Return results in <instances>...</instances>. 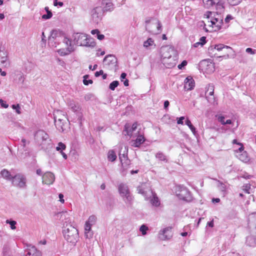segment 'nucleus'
Instances as JSON below:
<instances>
[{
  "label": "nucleus",
  "instance_id": "nucleus-1",
  "mask_svg": "<svg viewBox=\"0 0 256 256\" xmlns=\"http://www.w3.org/2000/svg\"><path fill=\"white\" fill-rule=\"evenodd\" d=\"M34 140L36 143L44 151H48L52 147V140L48 134L43 130H38L36 132Z\"/></svg>",
  "mask_w": 256,
  "mask_h": 256
},
{
  "label": "nucleus",
  "instance_id": "nucleus-2",
  "mask_svg": "<svg viewBox=\"0 0 256 256\" xmlns=\"http://www.w3.org/2000/svg\"><path fill=\"white\" fill-rule=\"evenodd\" d=\"M72 38L74 44L80 46L94 47L96 46L94 40L83 33H74Z\"/></svg>",
  "mask_w": 256,
  "mask_h": 256
},
{
  "label": "nucleus",
  "instance_id": "nucleus-3",
  "mask_svg": "<svg viewBox=\"0 0 256 256\" xmlns=\"http://www.w3.org/2000/svg\"><path fill=\"white\" fill-rule=\"evenodd\" d=\"M65 240L68 242L75 244L78 241L79 235L78 230L73 226H69L62 230Z\"/></svg>",
  "mask_w": 256,
  "mask_h": 256
},
{
  "label": "nucleus",
  "instance_id": "nucleus-4",
  "mask_svg": "<svg viewBox=\"0 0 256 256\" xmlns=\"http://www.w3.org/2000/svg\"><path fill=\"white\" fill-rule=\"evenodd\" d=\"M61 115L62 116V117L65 118V114L63 112L57 110L54 112V118L56 128L60 132H63L66 128L67 123L65 120L60 118Z\"/></svg>",
  "mask_w": 256,
  "mask_h": 256
},
{
  "label": "nucleus",
  "instance_id": "nucleus-5",
  "mask_svg": "<svg viewBox=\"0 0 256 256\" xmlns=\"http://www.w3.org/2000/svg\"><path fill=\"white\" fill-rule=\"evenodd\" d=\"M56 40V42L60 41V40L64 43L68 47L71 46V40L67 38L64 34L59 30H53L51 32L50 36L48 38V40Z\"/></svg>",
  "mask_w": 256,
  "mask_h": 256
},
{
  "label": "nucleus",
  "instance_id": "nucleus-6",
  "mask_svg": "<svg viewBox=\"0 0 256 256\" xmlns=\"http://www.w3.org/2000/svg\"><path fill=\"white\" fill-rule=\"evenodd\" d=\"M118 190L121 196L124 198L125 203L131 204L133 200V196L130 194L128 186L123 183L118 186Z\"/></svg>",
  "mask_w": 256,
  "mask_h": 256
},
{
  "label": "nucleus",
  "instance_id": "nucleus-7",
  "mask_svg": "<svg viewBox=\"0 0 256 256\" xmlns=\"http://www.w3.org/2000/svg\"><path fill=\"white\" fill-rule=\"evenodd\" d=\"M96 219L95 216L92 215L89 216L88 220L86 221L84 225V236L86 238L90 239L92 238L94 232L92 230V226L96 224Z\"/></svg>",
  "mask_w": 256,
  "mask_h": 256
},
{
  "label": "nucleus",
  "instance_id": "nucleus-8",
  "mask_svg": "<svg viewBox=\"0 0 256 256\" xmlns=\"http://www.w3.org/2000/svg\"><path fill=\"white\" fill-rule=\"evenodd\" d=\"M176 193L177 196L180 200L187 202L192 200L193 198L190 192L184 186H178Z\"/></svg>",
  "mask_w": 256,
  "mask_h": 256
},
{
  "label": "nucleus",
  "instance_id": "nucleus-9",
  "mask_svg": "<svg viewBox=\"0 0 256 256\" xmlns=\"http://www.w3.org/2000/svg\"><path fill=\"white\" fill-rule=\"evenodd\" d=\"M104 68L108 70H116L117 66V58L112 55L109 54L105 56L103 60Z\"/></svg>",
  "mask_w": 256,
  "mask_h": 256
},
{
  "label": "nucleus",
  "instance_id": "nucleus-10",
  "mask_svg": "<svg viewBox=\"0 0 256 256\" xmlns=\"http://www.w3.org/2000/svg\"><path fill=\"white\" fill-rule=\"evenodd\" d=\"M12 184L16 186L24 188L26 186V178L22 174H17L12 180Z\"/></svg>",
  "mask_w": 256,
  "mask_h": 256
},
{
  "label": "nucleus",
  "instance_id": "nucleus-11",
  "mask_svg": "<svg viewBox=\"0 0 256 256\" xmlns=\"http://www.w3.org/2000/svg\"><path fill=\"white\" fill-rule=\"evenodd\" d=\"M59 214L60 216V220L63 225V229L68 227L69 226H72L71 217L68 212H62L59 213Z\"/></svg>",
  "mask_w": 256,
  "mask_h": 256
},
{
  "label": "nucleus",
  "instance_id": "nucleus-12",
  "mask_svg": "<svg viewBox=\"0 0 256 256\" xmlns=\"http://www.w3.org/2000/svg\"><path fill=\"white\" fill-rule=\"evenodd\" d=\"M161 53L162 60H164L175 56L176 51L173 48L166 46L161 48Z\"/></svg>",
  "mask_w": 256,
  "mask_h": 256
},
{
  "label": "nucleus",
  "instance_id": "nucleus-13",
  "mask_svg": "<svg viewBox=\"0 0 256 256\" xmlns=\"http://www.w3.org/2000/svg\"><path fill=\"white\" fill-rule=\"evenodd\" d=\"M103 12L101 7H96L92 10V17L94 23L98 24L102 20Z\"/></svg>",
  "mask_w": 256,
  "mask_h": 256
},
{
  "label": "nucleus",
  "instance_id": "nucleus-14",
  "mask_svg": "<svg viewBox=\"0 0 256 256\" xmlns=\"http://www.w3.org/2000/svg\"><path fill=\"white\" fill-rule=\"evenodd\" d=\"M211 26L215 28L214 30H218L223 28L224 22L222 16L218 14L210 20Z\"/></svg>",
  "mask_w": 256,
  "mask_h": 256
},
{
  "label": "nucleus",
  "instance_id": "nucleus-15",
  "mask_svg": "<svg viewBox=\"0 0 256 256\" xmlns=\"http://www.w3.org/2000/svg\"><path fill=\"white\" fill-rule=\"evenodd\" d=\"M137 191L138 194H142L146 199L150 196L148 193H152L148 184L146 183H142L137 187Z\"/></svg>",
  "mask_w": 256,
  "mask_h": 256
},
{
  "label": "nucleus",
  "instance_id": "nucleus-16",
  "mask_svg": "<svg viewBox=\"0 0 256 256\" xmlns=\"http://www.w3.org/2000/svg\"><path fill=\"white\" fill-rule=\"evenodd\" d=\"M159 238L163 240H168L172 236L171 227L166 228L159 232Z\"/></svg>",
  "mask_w": 256,
  "mask_h": 256
},
{
  "label": "nucleus",
  "instance_id": "nucleus-17",
  "mask_svg": "<svg viewBox=\"0 0 256 256\" xmlns=\"http://www.w3.org/2000/svg\"><path fill=\"white\" fill-rule=\"evenodd\" d=\"M162 62L166 68H170L174 67L176 64V57L175 56L167 59L162 60Z\"/></svg>",
  "mask_w": 256,
  "mask_h": 256
},
{
  "label": "nucleus",
  "instance_id": "nucleus-18",
  "mask_svg": "<svg viewBox=\"0 0 256 256\" xmlns=\"http://www.w3.org/2000/svg\"><path fill=\"white\" fill-rule=\"evenodd\" d=\"M54 180V175L51 172H46L42 176V184H53Z\"/></svg>",
  "mask_w": 256,
  "mask_h": 256
},
{
  "label": "nucleus",
  "instance_id": "nucleus-19",
  "mask_svg": "<svg viewBox=\"0 0 256 256\" xmlns=\"http://www.w3.org/2000/svg\"><path fill=\"white\" fill-rule=\"evenodd\" d=\"M0 58L1 64L6 66H7L8 53L5 50V48L2 46V42L1 41H0Z\"/></svg>",
  "mask_w": 256,
  "mask_h": 256
},
{
  "label": "nucleus",
  "instance_id": "nucleus-20",
  "mask_svg": "<svg viewBox=\"0 0 256 256\" xmlns=\"http://www.w3.org/2000/svg\"><path fill=\"white\" fill-rule=\"evenodd\" d=\"M214 86L212 85L209 84L207 92H206V98L208 102L212 104H214L215 98L214 96Z\"/></svg>",
  "mask_w": 256,
  "mask_h": 256
},
{
  "label": "nucleus",
  "instance_id": "nucleus-21",
  "mask_svg": "<svg viewBox=\"0 0 256 256\" xmlns=\"http://www.w3.org/2000/svg\"><path fill=\"white\" fill-rule=\"evenodd\" d=\"M194 81L192 77H187L184 80V88L186 90H191L194 87Z\"/></svg>",
  "mask_w": 256,
  "mask_h": 256
},
{
  "label": "nucleus",
  "instance_id": "nucleus-22",
  "mask_svg": "<svg viewBox=\"0 0 256 256\" xmlns=\"http://www.w3.org/2000/svg\"><path fill=\"white\" fill-rule=\"evenodd\" d=\"M145 141V138L142 135H138L136 140L132 142V146L134 147H139Z\"/></svg>",
  "mask_w": 256,
  "mask_h": 256
},
{
  "label": "nucleus",
  "instance_id": "nucleus-23",
  "mask_svg": "<svg viewBox=\"0 0 256 256\" xmlns=\"http://www.w3.org/2000/svg\"><path fill=\"white\" fill-rule=\"evenodd\" d=\"M66 146L62 142H60L58 143V146L56 147V150L60 152L64 160L67 159V155L63 152V150H66Z\"/></svg>",
  "mask_w": 256,
  "mask_h": 256
},
{
  "label": "nucleus",
  "instance_id": "nucleus-24",
  "mask_svg": "<svg viewBox=\"0 0 256 256\" xmlns=\"http://www.w3.org/2000/svg\"><path fill=\"white\" fill-rule=\"evenodd\" d=\"M136 122L133 124L131 127L126 125L124 127V131L126 132V134H125L131 136H132V132L136 130Z\"/></svg>",
  "mask_w": 256,
  "mask_h": 256
},
{
  "label": "nucleus",
  "instance_id": "nucleus-25",
  "mask_svg": "<svg viewBox=\"0 0 256 256\" xmlns=\"http://www.w3.org/2000/svg\"><path fill=\"white\" fill-rule=\"evenodd\" d=\"M224 48L232 49V48L229 46H224L223 44H218L214 45V46H210V47L208 48V50L209 52H210L213 51L214 50H216L218 51H220Z\"/></svg>",
  "mask_w": 256,
  "mask_h": 256
},
{
  "label": "nucleus",
  "instance_id": "nucleus-26",
  "mask_svg": "<svg viewBox=\"0 0 256 256\" xmlns=\"http://www.w3.org/2000/svg\"><path fill=\"white\" fill-rule=\"evenodd\" d=\"M204 6L208 8L215 4H219V0H202Z\"/></svg>",
  "mask_w": 256,
  "mask_h": 256
},
{
  "label": "nucleus",
  "instance_id": "nucleus-27",
  "mask_svg": "<svg viewBox=\"0 0 256 256\" xmlns=\"http://www.w3.org/2000/svg\"><path fill=\"white\" fill-rule=\"evenodd\" d=\"M236 157L241 161L246 162L249 161L250 158L246 152H242L241 154L236 155Z\"/></svg>",
  "mask_w": 256,
  "mask_h": 256
},
{
  "label": "nucleus",
  "instance_id": "nucleus-28",
  "mask_svg": "<svg viewBox=\"0 0 256 256\" xmlns=\"http://www.w3.org/2000/svg\"><path fill=\"white\" fill-rule=\"evenodd\" d=\"M214 180L218 182V187L219 190L222 193L224 196H225L227 194L226 185L219 180Z\"/></svg>",
  "mask_w": 256,
  "mask_h": 256
},
{
  "label": "nucleus",
  "instance_id": "nucleus-29",
  "mask_svg": "<svg viewBox=\"0 0 256 256\" xmlns=\"http://www.w3.org/2000/svg\"><path fill=\"white\" fill-rule=\"evenodd\" d=\"M1 175L6 180H12L14 176H12L10 172L6 169H4L1 171Z\"/></svg>",
  "mask_w": 256,
  "mask_h": 256
},
{
  "label": "nucleus",
  "instance_id": "nucleus-30",
  "mask_svg": "<svg viewBox=\"0 0 256 256\" xmlns=\"http://www.w3.org/2000/svg\"><path fill=\"white\" fill-rule=\"evenodd\" d=\"M246 244L250 246H254L256 244V238L251 236H247L246 238Z\"/></svg>",
  "mask_w": 256,
  "mask_h": 256
},
{
  "label": "nucleus",
  "instance_id": "nucleus-31",
  "mask_svg": "<svg viewBox=\"0 0 256 256\" xmlns=\"http://www.w3.org/2000/svg\"><path fill=\"white\" fill-rule=\"evenodd\" d=\"M72 50H73L72 47H68L66 49H60L58 50V52L60 56H64L68 54Z\"/></svg>",
  "mask_w": 256,
  "mask_h": 256
},
{
  "label": "nucleus",
  "instance_id": "nucleus-32",
  "mask_svg": "<svg viewBox=\"0 0 256 256\" xmlns=\"http://www.w3.org/2000/svg\"><path fill=\"white\" fill-rule=\"evenodd\" d=\"M40 252L34 248H32L28 251L26 256H40Z\"/></svg>",
  "mask_w": 256,
  "mask_h": 256
},
{
  "label": "nucleus",
  "instance_id": "nucleus-33",
  "mask_svg": "<svg viewBox=\"0 0 256 256\" xmlns=\"http://www.w3.org/2000/svg\"><path fill=\"white\" fill-rule=\"evenodd\" d=\"M156 158L159 160L164 161L166 162H168L166 156L161 152H158L156 154Z\"/></svg>",
  "mask_w": 256,
  "mask_h": 256
},
{
  "label": "nucleus",
  "instance_id": "nucleus-34",
  "mask_svg": "<svg viewBox=\"0 0 256 256\" xmlns=\"http://www.w3.org/2000/svg\"><path fill=\"white\" fill-rule=\"evenodd\" d=\"M114 9V4L111 2H106V6L102 8V12L112 11Z\"/></svg>",
  "mask_w": 256,
  "mask_h": 256
},
{
  "label": "nucleus",
  "instance_id": "nucleus-35",
  "mask_svg": "<svg viewBox=\"0 0 256 256\" xmlns=\"http://www.w3.org/2000/svg\"><path fill=\"white\" fill-rule=\"evenodd\" d=\"M116 158V156L115 152L110 150L108 152V159L109 161L114 162Z\"/></svg>",
  "mask_w": 256,
  "mask_h": 256
},
{
  "label": "nucleus",
  "instance_id": "nucleus-36",
  "mask_svg": "<svg viewBox=\"0 0 256 256\" xmlns=\"http://www.w3.org/2000/svg\"><path fill=\"white\" fill-rule=\"evenodd\" d=\"M125 150L124 151V154H121L120 152L119 154V158L121 162H122L123 161H124L127 160L128 158V148L126 146L124 147Z\"/></svg>",
  "mask_w": 256,
  "mask_h": 256
},
{
  "label": "nucleus",
  "instance_id": "nucleus-37",
  "mask_svg": "<svg viewBox=\"0 0 256 256\" xmlns=\"http://www.w3.org/2000/svg\"><path fill=\"white\" fill-rule=\"evenodd\" d=\"M44 10L46 12V14L42 15V18L48 20L51 18L52 17V14L51 11L49 10L48 7L46 6Z\"/></svg>",
  "mask_w": 256,
  "mask_h": 256
},
{
  "label": "nucleus",
  "instance_id": "nucleus-38",
  "mask_svg": "<svg viewBox=\"0 0 256 256\" xmlns=\"http://www.w3.org/2000/svg\"><path fill=\"white\" fill-rule=\"evenodd\" d=\"M69 106L74 112H77L80 110V106L78 104H76L74 102H70Z\"/></svg>",
  "mask_w": 256,
  "mask_h": 256
},
{
  "label": "nucleus",
  "instance_id": "nucleus-39",
  "mask_svg": "<svg viewBox=\"0 0 256 256\" xmlns=\"http://www.w3.org/2000/svg\"><path fill=\"white\" fill-rule=\"evenodd\" d=\"M185 124L187 125L190 130H192V133L195 134L196 133V129L194 126L192 124L191 122L188 118H187L185 121Z\"/></svg>",
  "mask_w": 256,
  "mask_h": 256
},
{
  "label": "nucleus",
  "instance_id": "nucleus-40",
  "mask_svg": "<svg viewBox=\"0 0 256 256\" xmlns=\"http://www.w3.org/2000/svg\"><path fill=\"white\" fill-rule=\"evenodd\" d=\"M154 44V41L152 38H148L146 41L144 42V46L148 48L150 46Z\"/></svg>",
  "mask_w": 256,
  "mask_h": 256
},
{
  "label": "nucleus",
  "instance_id": "nucleus-41",
  "mask_svg": "<svg viewBox=\"0 0 256 256\" xmlns=\"http://www.w3.org/2000/svg\"><path fill=\"white\" fill-rule=\"evenodd\" d=\"M119 82L118 80H114L112 82L109 86V88L112 90H114L115 88L118 86Z\"/></svg>",
  "mask_w": 256,
  "mask_h": 256
},
{
  "label": "nucleus",
  "instance_id": "nucleus-42",
  "mask_svg": "<svg viewBox=\"0 0 256 256\" xmlns=\"http://www.w3.org/2000/svg\"><path fill=\"white\" fill-rule=\"evenodd\" d=\"M152 204L155 206H158L160 205V202L158 197L154 196L151 200Z\"/></svg>",
  "mask_w": 256,
  "mask_h": 256
},
{
  "label": "nucleus",
  "instance_id": "nucleus-43",
  "mask_svg": "<svg viewBox=\"0 0 256 256\" xmlns=\"http://www.w3.org/2000/svg\"><path fill=\"white\" fill-rule=\"evenodd\" d=\"M156 26H157V32H154L156 34H158L161 32L162 30V25L160 22L159 20H157L156 22ZM150 32L154 34V32Z\"/></svg>",
  "mask_w": 256,
  "mask_h": 256
},
{
  "label": "nucleus",
  "instance_id": "nucleus-44",
  "mask_svg": "<svg viewBox=\"0 0 256 256\" xmlns=\"http://www.w3.org/2000/svg\"><path fill=\"white\" fill-rule=\"evenodd\" d=\"M148 230V227L144 224H142V226H141L140 228V230L143 236L146 235V232Z\"/></svg>",
  "mask_w": 256,
  "mask_h": 256
},
{
  "label": "nucleus",
  "instance_id": "nucleus-45",
  "mask_svg": "<svg viewBox=\"0 0 256 256\" xmlns=\"http://www.w3.org/2000/svg\"><path fill=\"white\" fill-rule=\"evenodd\" d=\"M6 224H9L10 225V228L12 230H15L16 228V222L14 220H6Z\"/></svg>",
  "mask_w": 256,
  "mask_h": 256
},
{
  "label": "nucleus",
  "instance_id": "nucleus-46",
  "mask_svg": "<svg viewBox=\"0 0 256 256\" xmlns=\"http://www.w3.org/2000/svg\"><path fill=\"white\" fill-rule=\"evenodd\" d=\"M12 108L14 109V110H16V112L17 114H20L21 113L20 112V105L18 104H12Z\"/></svg>",
  "mask_w": 256,
  "mask_h": 256
},
{
  "label": "nucleus",
  "instance_id": "nucleus-47",
  "mask_svg": "<svg viewBox=\"0 0 256 256\" xmlns=\"http://www.w3.org/2000/svg\"><path fill=\"white\" fill-rule=\"evenodd\" d=\"M242 0H228V3L232 6L238 5Z\"/></svg>",
  "mask_w": 256,
  "mask_h": 256
},
{
  "label": "nucleus",
  "instance_id": "nucleus-48",
  "mask_svg": "<svg viewBox=\"0 0 256 256\" xmlns=\"http://www.w3.org/2000/svg\"><path fill=\"white\" fill-rule=\"evenodd\" d=\"M250 185L246 184L243 186L242 190L245 192H246L247 194H250Z\"/></svg>",
  "mask_w": 256,
  "mask_h": 256
},
{
  "label": "nucleus",
  "instance_id": "nucleus-49",
  "mask_svg": "<svg viewBox=\"0 0 256 256\" xmlns=\"http://www.w3.org/2000/svg\"><path fill=\"white\" fill-rule=\"evenodd\" d=\"M246 52L247 53L250 54H254L256 53V50H253L252 48H248L246 49Z\"/></svg>",
  "mask_w": 256,
  "mask_h": 256
},
{
  "label": "nucleus",
  "instance_id": "nucleus-50",
  "mask_svg": "<svg viewBox=\"0 0 256 256\" xmlns=\"http://www.w3.org/2000/svg\"><path fill=\"white\" fill-rule=\"evenodd\" d=\"M0 104L1 106L4 108H7L8 106V105L2 99H0Z\"/></svg>",
  "mask_w": 256,
  "mask_h": 256
},
{
  "label": "nucleus",
  "instance_id": "nucleus-51",
  "mask_svg": "<svg viewBox=\"0 0 256 256\" xmlns=\"http://www.w3.org/2000/svg\"><path fill=\"white\" fill-rule=\"evenodd\" d=\"M54 6H62L64 5V4L62 2H58L57 0H54Z\"/></svg>",
  "mask_w": 256,
  "mask_h": 256
},
{
  "label": "nucleus",
  "instance_id": "nucleus-52",
  "mask_svg": "<svg viewBox=\"0 0 256 256\" xmlns=\"http://www.w3.org/2000/svg\"><path fill=\"white\" fill-rule=\"evenodd\" d=\"M186 64L187 62L186 60H183L182 62L178 66V68L181 70L184 66H186Z\"/></svg>",
  "mask_w": 256,
  "mask_h": 256
},
{
  "label": "nucleus",
  "instance_id": "nucleus-53",
  "mask_svg": "<svg viewBox=\"0 0 256 256\" xmlns=\"http://www.w3.org/2000/svg\"><path fill=\"white\" fill-rule=\"evenodd\" d=\"M240 147L238 150H236V152L238 154H241L242 152H244V146L243 145L241 144H240Z\"/></svg>",
  "mask_w": 256,
  "mask_h": 256
},
{
  "label": "nucleus",
  "instance_id": "nucleus-54",
  "mask_svg": "<svg viewBox=\"0 0 256 256\" xmlns=\"http://www.w3.org/2000/svg\"><path fill=\"white\" fill-rule=\"evenodd\" d=\"M184 116L180 117L178 120H177V124H184Z\"/></svg>",
  "mask_w": 256,
  "mask_h": 256
},
{
  "label": "nucleus",
  "instance_id": "nucleus-55",
  "mask_svg": "<svg viewBox=\"0 0 256 256\" xmlns=\"http://www.w3.org/2000/svg\"><path fill=\"white\" fill-rule=\"evenodd\" d=\"M83 82H84V84L86 86H88V85L89 84H92L93 82V81L92 80H83Z\"/></svg>",
  "mask_w": 256,
  "mask_h": 256
},
{
  "label": "nucleus",
  "instance_id": "nucleus-56",
  "mask_svg": "<svg viewBox=\"0 0 256 256\" xmlns=\"http://www.w3.org/2000/svg\"><path fill=\"white\" fill-rule=\"evenodd\" d=\"M218 120L219 122H220L222 124H223V125L225 124L226 122L224 121V116H219V118H218Z\"/></svg>",
  "mask_w": 256,
  "mask_h": 256
},
{
  "label": "nucleus",
  "instance_id": "nucleus-57",
  "mask_svg": "<svg viewBox=\"0 0 256 256\" xmlns=\"http://www.w3.org/2000/svg\"><path fill=\"white\" fill-rule=\"evenodd\" d=\"M199 42H202V45L204 46L206 43V38L205 36L201 37Z\"/></svg>",
  "mask_w": 256,
  "mask_h": 256
},
{
  "label": "nucleus",
  "instance_id": "nucleus-58",
  "mask_svg": "<svg viewBox=\"0 0 256 256\" xmlns=\"http://www.w3.org/2000/svg\"><path fill=\"white\" fill-rule=\"evenodd\" d=\"M103 70H100V71L96 72L94 74V76L96 77H98L102 74H103Z\"/></svg>",
  "mask_w": 256,
  "mask_h": 256
},
{
  "label": "nucleus",
  "instance_id": "nucleus-59",
  "mask_svg": "<svg viewBox=\"0 0 256 256\" xmlns=\"http://www.w3.org/2000/svg\"><path fill=\"white\" fill-rule=\"evenodd\" d=\"M97 38L100 40H102L104 38V36L102 34H100V33H98L96 34Z\"/></svg>",
  "mask_w": 256,
  "mask_h": 256
},
{
  "label": "nucleus",
  "instance_id": "nucleus-60",
  "mask_svg": "<svg viewBox=\"0 0 256 256\" xmlns=\"http://www.w3.org/2000/svg\"><path fill=\"white\" fill-rule=\"evenodd\" d=\"M232 16H231L230 15H228L226 16V18L224 21H225L226 23H228L229 22V21L230 20H232Z\"/></svg>",
  "mask_w": 256,
  "mask_h": 256
},
{
  "label": "nucleus",
  "instance_id": "nucleus-61",
  "mask_svg": "<svg viewBox=\"0 0 256 256\" xmlns=\"http://www.w3.org/2000/svg\"><path fill=\"white\" fill-rule=\"evenodd\" d=\"M170 104L169 102L167 100L164 101V107L165 110H167Z\"/></svg>",
  "mask_w": 256,
  "mask_h": 256
},
{
  "label": "nucleus",
  "instance_id": "nucleus-62",
  "mask_svg": "<svg viewBox=\"0 0 256 256\" xmlns=\"http://www.w3.org/2000/svg\"><path fill=\"white\" fill-rule=\"evenodd\" d=\"M203 46L202 45V42H196V43H194L193 45H192V46L194 47V48H198V47L199 46Z\"/></svg>",
  "mask_w": 256,
  "mask_h": 256
},
{
  "label": "nucleus",
  "instance_id": "nucleus-63",
  "mask_svg": "<svg viewBox=\"0 0 256 256\" xmlns=\"http://www.w3.org/2000/svg\"><path fill=\"white\" fill-rule=\"evenodd\" d=\"M58 197L60 198V201L62 202V203H64V195L62 194H60L59 195H58Z\"/></svg>",
  "mask_w": 256,
  "mask_h": 256
},
{
  "label": "nucleus",
  "instance_id": "nucleus-64",
  "mask_svg": "<svg viewBox=\"0 0 256 256\" xmlns=\"http://www.w3.org/2000/svg\"><path fill=\"white\" fill-rule=\"evenodd\" d=\"M21 146H23V148H24L26 146V139L24 138H22L21 140Z\"/></svg>",
  "mask_w": 256,
  "mask_h": 256
}]
</instances>
